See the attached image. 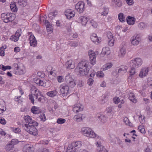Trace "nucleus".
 <instances>
[{"mask_svg":"<svg viewBox=\"0 0 152 152\" xmlns=\"http://www.w3.org/2000/svg\"><path fill=\"white\" fill-rule=\"evenodd\" d=\"M26 0H17V1L19 5L24 7L27 5Z\"/></svg>","mask_w":152,"mask_h":152,"instance_id":"nucleus-36","label":"nucleus"},{"mask_svg":"<svg viewBox=\"0 0 152 152\" xmlns=\"http://www.w3.org/2000/svg\"><path fill=\"white\" fill-rule=\"evenodd\" d=\"M113 66V64L111 62H108L105 64L102 68L103 71H105L110 69Z\"/></svg>","mask_w":152,"mask_h":152,"instance_id":"nucleus-23","label":"nucleus"},{"mask_svg":"<svg viewBox=\"0 0 152 152\" xmlns=\"http://www.w3.org/2000/svg\"><path fill=\"white\" fill-rule=\"evenodd\" d=\"M40 118L41 120L45 121L46 120V117L45 114L44 113H42L40 114Z\"/></svg>","mask_w":152,"mask_h":152,"instance_id":"nucleus-50","label":"nucleus"},{"mask_svg":"<svg viewBox=\"0 0 152 152\" xmlns=\"http://www.w3.org/2000/svg\"><path fill=\"white\" fill-rule=\"evenodd\" d=\"M90 39L93 42H94L95 41V34H92L90 36Z\"/></svg>","mask_w":152,"mask_h":152,"instance_id":"nucleus-58","label":"nucleus"},{"mask_svg":"<svg viewBox=\"0 0 152 152\" xmlns=\"http://www.w3.org/2000/svg\"><path fill=\"white\" fill-rule=\"evenodd\" d=\"M24 118L25 122L28 123V124H25V125H30L33 121V120H32L31 118L29 115L24 116Z\"/></svg>","mask_w":152,"mask_h":152,"instance_id":"nucleus-22","label":"nucleus"},{"mask_svg":"<svg viewBox=\"0 0 152 152\" xmlns=\"http://www.w3.org/2000/svg\"><path fill=\"white\" fill-rule=\"evenodd\" d=\"M34 96H33V95L31 94H30L29 95V99L30 100H31V103L33 104H34Z\"/></svg>","mask_w":152,"mask_h":152,"instance_id":"nucleus-54","label":"nucleus"},{"mask_svg":"<svg viewBox=\"0 0 152 152\" xmlns=\"http://www.w3.org/2000/svg\"><path fill=\"white\" fill-rule=\"evenodd\" d=\"M85 4L83 2L80 1L75 5V8L79 13H82L84 10Z\"/></svg>","mask_w":152,"mask_h":152,"instance_id":"nucleus-9","label":"nucleus"},{"mask_svg":"<svg viewBox=\"0 0 152 152\" xmlns=\"http://www.w3.org/2000/svg\"><path fill=\"white\" fill-rule=\"evenodd\" d=\"M96 149L98 152H108L103 145V140L101 137L96 134Z\"/></svg>","mask_w":152,"mask_h":152,"instance_id":"nucleus-3","label":"nucleus"},{"mask_svg":"<svg viewBox=\"0 0 152 152\" xmlns=\"http://www.w3.org/2000/svg\"><path fill=\"white\" fill-rule=\"evenodd\" d=\"M65 80L68 86L63 84L60 86L61 88L60 89L61 94L63 96H66L68 94L69 86L71 88H73L76 85L74 79L70 75H68L65 77Z\"/></svg>","mask_w":152,"mask_h":152,"instance_id":"nucleus-1","label":"nucleus"},{"mask_svg":"<svg viewBox=\"0 0 152 152\" xmlns=\"http://www.w3.org/2000/svg\"><path fill=\"white\" fill-rule=\"evenodd\" d=\"M130 66L131 67V68L130 69L129 72L130 75H134L136 73L135 68H136L132 66Z\"/></svg>","mask_w":152,"mask_h":152,"instance_id":"nucleus-41","label":"nucleus"},{"mask_svg":"<svg viewBox=\"0 0 152 152\" xmlns=\"http://www.w3.org/2000/svg\"><path fill=\"white\" fill-rule=\"evenodd\" d=\"M113 100L115 104H117L120 102V99L119 97H116L113 99Z\"/></svg>","mask_w":152,"mask_h":152,"instance_id":"nucleus-52","label":"nucleus"},{"mask_svg":"<svg viewBox=\"0 0 152 152\" xmlns=\"http://www.w3.org/2000/svg\"><path fill=\"white\" fill-rule=\"evenodd\" d=\"M14 148V145L9 142L5 146V149L7 151H9L11 150H13Z\"/></svg>","mask_w":152,"mask_h":152,"instance_id":"nucleus-29","label":"nucleus"},{"mask_svg":"<svg viewBox=\"0 0 152 152\" xmlns=\"http://www.w3.org/2000/svg\"><path fill=\"white\" fill-rule=\"evenodd\" d=\"M126 53L125 48L123 47L120 49L118 52V55L120 57H123Z\"/></svg>","mask_w":152,"mask_h":152,"instance_id":"nucleus-28","label":"nucleus"},{"mask_svg":"<svg viewBox=\"0 0 152 152\" xmlns=\"http://www.w3.org/2000/svg\"><path fill=\"white\" fill-rule=\"evenodd\" d=\"M148 68H142L141 69L139 76L141 78L144 77L148 74Z\"/></svg>","mask_w":152,"mask_h":152,"instance_id":"nucleus-13","label":"nucleus"},{"mask_svg":"<svg viewBox=\"0 0 152 152\" xmlns=\"http://www.w3.org/2000/svg\"><path fill=\"white\" fill-rule=\"evenodd\" d=\"M102 41L101 38L100 37H98L96 35V43L97 42V44H99Z\"/></svg>","mask_w":152,"mask_h":152,"instance_id":"nucleus-56","label":"nucleus"},{"mask_svg":"<svg viewBox=\"0 0 152 152\" xmlns=\"http://www.w3.org/2000/svg\"><path fill=\"white\" fill-rule=\"evenodd\" d=\"M123 120L124 122L126 125H128L130 126V123L129 122V120L127 117H125L124 118Z\"/></svg>","mask_w":152,"mask_h":152,"instance_id":"nucleus-53","label":"nucleus"},{"mask_svg":"<svg viewBox=\"0 0 152 152\" xmlns=\"http://www.w3.org/2000/svg\"><path fill=\"white\" fill-rule=\"evenodd\" d=\"M127 66H122L118 69V73L123 74L127 72Z\"/></svg>","mask_w":152,"mask_h":152,"instance_id":"nucleus-26","label":"nucleus"},{"mask_svg":"<svg viewBox=\"0 0 152 152\" xmlns=\"http://www.w3.org/2000/svg\"><path fill=\"white\" fill-rule=\"evenodd\" d=\"M138 129L139 131L142 133L143 134L145 132V129L144 128L143 126L142 125L139 126Z\"/></svg>","mask_w":152,"mask_h":152,"instance_id":"nucleus-47","label":"nucleus"},{"mask_svg":"<svg viewBox=\"0 0 152 152\" xmlns=\"http://www.w3.org/2000/svg\"><path fill=\"white\" fill-rule=\"evenodd\" d=\"M19 141L18 140V139H12L11 141L9 142L12 145H15L17 144L19 142Z\"/></svg>","mask_w":152,"mask_h":152,"instance_id":"nucleus-46","label":"nucleus"},{"mask_svg":"<svg viewBox=\"0 0 152 152\" xmlns=\"http://www.w3.org/2000/svg\"><path fill=\"white\" fill-rule=\"evenodd\" d=\"M113 111L112 107L111 106L107 107L106 109V113L108 114H111L112 113Z\"/></svg>","mask_w":152,"mask_h":152,"instance_id":"nucleus-48","label":"nucleus"},{"mask_svg":"<svg viewBox=\"0 0 152 152\" xmlns=\"http://www.w3.org/2000/svg\"><path fill=\"white\" fill-rule=\"evenodd\" d=\"M96 122L100 124L104 123L106 121V118L104 115L98 114L96 115Z\"/></svg>","mask_w":152,"mask_h":152,"instance_id":"nucleus-11","label":"nucleus"},{"mask_svg":"<svg viewBox=\"0 0 152 152\" xmlns=\"http://www.w3.org/2000/svg\"><path fill=\"white\" fill-rule=\"evenodd\" d=\"M112 2L115 5V7H120L122 5L121 1L120 0H112Z\"/></svg>","mask_w":152,"mask_h":152,"instance_id":"nucleus-33","label":"nucleus"},{"mask_svg":"<svg viewBox=\"0 0 152 152\" xmlns=\"http://www.w3.org/2000/svg\"><path fill=\"white\" fill-rule=\"evenodd\" d=\"M34 148L31 145H28L26 146L23 149L24 152H34Z\"/></svg>","mask_w":152,"mask_h":152,"instance_id":"nucleus-20","label":"nucleus"},{"mask_svg":"<svg viewBox=\"0 0 152 152\" xmlns=\"http://www.w3.org/2000/svg\"><path fill=\"white\" fill-rule=\"evenodd\" d=\"M103 11L102 12L101 16L107 15L108 13L109 9L108 8L104 7L103 8Z\"/></svg>","mask_w":152,"mask_h":152,"instance_id":"nucleus-38","label":"nucleus"},{"mask_svg":"<svg viewBox=\"0 0 152 152\" xmlns=\"http://www.w3.org/2000/svg\"><path fill=\"white\" fill-rule=\"evenodd\" d=\"M96 76L98 77L103 78L104 77V73L102 71H99L97 72Z\"/></svg>","mask_w":152,"mask_h":152,"instance_id":"nucleus-39","label":"nucleus"},{"mask_svg":"<svg viewBox=\"0 0 152 152\" xmlns=\"http://www.w3.org/2000/svg\"><path fill=\"white\" fill-rule=\"evenodd\" d=\"M107 37L109 39L111 38L113 39V36L111 33L109 32L107 33Z\"/></svg>","mask_w":152,"mask_h":152,"instance_id":"nucleus-59","label":"nucleus"},{"mask_svg":"<svg viewBox=\"0 0 152 152\" xmlns=\"http://www.w3.org/2000/svg\"><path fill=\"white\" fill-rule=\"evenodd\" d=\"M108 45L110 46H112L114 44V40L113 39H110L108 42Z\"/></svg>","mask_w":152,"mask_h":152,"instance_id":"nucleus-49","label":"nucleus"},{"mask_svg":"<svg viewBox=\"0 0 152 152\" xmlns=\"http://www.w3.org/2000/svg\"><path fill=\"white\" fill-rule=\"evenodd\" d=\"M79 21L81 22L82 25L85 26L88 21L87 17L82 16L80 17L79 18Z\"/></svg>","mask_w":152,"mask_h":152,"instance_id":"nucleus-25","label":"nucleus"},{"mask_svg":"<svg viewBox=\"0 0 152 152\" xmlns=\"http://www.w3.org/2000/svg\"><path fill=\"white\" fill-rule=\"evenodd\" d=\"M10 8L12 11L14 12H16L17 11L18 8L16 7V3L15 2H11L10 4Z\"/></svg>","mask_w":152,"mask_h":152,"instance_id":"nucleus-30","label":"nucleus"},{"mask_svg":"<svg viewBox=\"0 0 152 152\" xmlns=\"http://www.w3.org/2000/svg\"><path fill=\"white\" fill-rule=\"evenodd\" d=\"M25 128H24L25 130L30 134L34 136H36L38 133V131L37 129L32 125H24Z\"/></svg>","mask_w":152,"mask_h":152,"instance_id":"nucleus-7","label":"nucleus"},{"mask_svg":"<svg viewBox=\"0 0 152 152\" xmlns=\"http://www.w3.org/2000/svg\"><path fill=\"white\" fill-rule=\"evenodd\" d=\"M81 145V142L80 141L72 142L68 147L66 152H76L77 149L80 148Z\"/></svg>","mask_w":152,"mask_h":152,"instance_id":"nucleus-4","label":"nucleus"},{"mask_svg":"<svg viewBox=\"0 0 152 152\" xmlns=\"http://www.w3.org/2000/svg\"><path fill=\"white\" fill-rule=\"evenodd\" d=\"M118 18L120 21L121 22H124L125 21V17L122 13H120L118 15Z\"/></svg>","mask_w":152,"mask_h":152,"instance_id":"nucleus-32","label":"nucleus"},{"mask_svg":"<svg viewBox=\"0 0 152 152\" xmlns=\"http://www.w3.org/2000/svg\"><path fill=\"white\" fill-rule=\"evenodd\" d=\"M65 121V119L59 118L57 120L56 122L58 124H62L64 123Z\"/></svg>","mask_w":152,"mask_h":152,"instance_id":"nucleus-43","label":"nucleus"},{"mask_svg":"<svg viewBox=\"0 0 152 152\" xmlns=\"http://www.w3.org/2000/svg\"><path fill=\"white\" fill-rule=\"evenodd\" d=\"M140 41V38L139 37L134 36L131 37V42L132 44L134 45H138Z\"/></svg>","mask_w":152,"mask_h":152,"instance_id":"nucleus-15","label":"nucleus"},{"mask_svg":"<svg viewBox=\"0 0 152 152\" xmlns=\"http://www.w3.org/2000/svg\"><path fill=\"white\" fill-rule=\"evenodd\" d=\"M75 12L74 11H72L68 9L65 12V15L67 18L70 19L73 17L75 15Z\"/></svg>","mask_w":152,"mask_h":152,"instance_id":"nucleus-12","label":"nucleus"},{"mask_svg":"<svg viewBox=\"0 0 152 152\" xmlns=\"http://www.w3.org/2000/svg\"><path fill=\"white\" fill-rule=\"evenodd\" d=\"M142 60L139 58H135L131 60L129 63L130 66L137 68L140 66L142 64Z\"/></svg>","mask_w":152,"mask_h":152,"instance_id":"nucleus-8","label":"nucleus"},{"mask_svg":"<svg viewBox=\"0 0 152 152\" xmlns=\"http://www.w3.org/2000/svg\"><path fill=\"white\" fill-rule=\"evenodd\" d=\"M88 62L87 61H82L79 63L75 69V72L78 73L81 76L87 75L89 71L88 66Z\"/></svg>","mask_w":152,"mask_h":152,"instance_id":"nucleus-2","label":"nucleus"},{"mask_svg":"<svg viewBox=\"0 0 152 152\" xmlns=\"http://www.w3.org/2000/svg\"><path fill=\"white\" fill-rule=\"evenodd\" d=\"M152 150V145L149 144L147 146V147L145 150V152H151Z\"/></svg>","mask_w":152,"mask_h":152,"instance_id":"nucleus-40","label":"nucleus"},{"mask_svg":"<svg viewBox=\"0 0 152 152\" xmlns=\"http://www.w3.org/2000/svg\"><path fill=\"white\" fill-rule=\"evenodd\" d=\"M73 110L74 112L75 113H77L80 111L79 110L77 107L75 106V107L73 108Z\"/></svg>","mask_w":152,"mask_h":152,"instance_id":"nucleus-55","label":"nucleus"},{"mask_svg":"<svg viewBox=\"0 0 152 152\" xmlns=\"http://www.w3.org/2000/svg\"><path fill=\"white\" fill-rule=\"evenodd\" d=\"M81 132L83 135L90 138H94L95 133L91 129L88 127H83L81 130Z\"/></svg>","mask_w":152,"mask_h":152,"instance_id":"nucleus-6","label":"nucleus"},{"mask_svg":"<svg viewBox=\"0 0 152 152\" xmlns=\"http://www.w3.org/2000/svg\"><path fill=\"white\" fill-rule=\"evenodd\" d=\"M94 80L92 78L89 79L87 81V83L89 86H91L93 83Z\"/></svg>","mask_w":152,"mask_h":152,"instance_id":"nucleus-51","label":"nucleus"},{"mask_svg":"<svg viewBox=\"0 0 152 152\" xmlns=\"http://www.w3.org/2000/svg\"><path fill=\"white\" fill-rule=\"evenodd\" d=\"M1 17L3 21L7 23L14 20L15 18V15L14 13H7L6 14L4 13L1 14Z\"/></svg>","mask_w":152,"mask_h":152,"instance_id":"nucleus-5","label":"nucleus"},{"mask_svg":"<svg viewBox=\"0 0 152 152\" xmlns=\"http://www.w3.org/2000/svg\"><path fill=\"white\" fill-rule=\"evenodd\" d=\"M57 94V92L56 90L49 91L47 93L48 96L51 97L56 96Z\"/></svg>","mask_w":152,"mask_h":152,"instance_id":"nucleus-31","label":"nucleus"},{"mask_svg":"<svg viewBox=\"0 0 152 152\" xmlns=\"http://www.w3.org/2000/svg\"><path fill=\"white\" fill-rule=\"evenodd\" d=\"M126 20L128 24L133 25L134 23L135 19L134 17L130 16H128L126 18Z\"/></svg>","mask_w":152,"mask_h":152,"instance_id":"nucleus-21","label":"nucleus"},{"mask_svg":"<svg viewBox=\"0 0 152 152\" xmlns=\"http://www.w3.org/2000/svg\"><path fill=\"white\" fill-rule=\"evenodd\" d=\"M45 24L46 25L47 31L50 33L52 32L53 27L52 25L50 24V22L48 20H46Z\"/></svg>","mask_w":152,"mask_h":152,"instance_id":"nucleus-19","label":"nucleus"},{"mask_svg":"<svg viewBox=\"0 0 152 152\" xmlns=\"http://www.w3.org/2000/svg\"><path fill=\"white\" fill-rule=\"evenodd\" d=\"M75 104V106L77 107L79 110L80 111V112L83 110L84 108V106L83 105L79 103H78Z\"/></svg>","mask_w":152,"mask_h":152,"instance_id":"nucleus-44","label":"nucleus"},{"mask_svg":"<svg viewBox=\"0 0 152 152\" xmlns=\"http://www.w3.org/2000/svg\"><path fill=\"white\" fill-rule=\"evenodd\" d=\"M0 123L2 124H5L6 123V121L4 118H0Z\"/></svg>","mask_w":152,"mask_h":152,"instance_id":"nucleus-63","label":"nucleus"},{"mask_svg":"<svg viewBox=\"0 0 152 152\" xmlns=\"http://www.w3.org/2000/svg\"><path fill=\"white\" fill-rule=\"evenodd\" d=\"M13 131L15 133H19L20 132V129L19 128H13Z\"/></svg>","mask_w":152,"mask_h":152,"instance_id":"nucleus-57","label":"nucleus"},{"mask_svg":"<svg viewBox=\"0 0 152 152\" xmlns=\"http://www.w3.org/2000/svg\"><path fill=\"white\" fill-rule=\"evenodd\" d=\"M65 66L68 69H73L75 67L74 63L73 62L72 60H69L67 61L66 63Z\"/></svg>","mask_w":152,"mask_h":152,"instance_id":"nucleus-17","label":"nucleus"},{"mask_svg":"<svg viewBox=\"0 0 152 152\" xmlns=\"http://www.w3.org/2000/svg\"><path fill=\"white\" fill-rule=\"evenodd\" d=\"M21 34V29H18L15 34L14 36L17 37H19L20 36Z\"/></svg>","mask_w":152,"mask_h":152,"instance_id":"nucleus-45","label":"nucleus"},{"mask_svg":"<svg viewBox=\"0 0 152 152\" xmlns=\"http://www.w3.org/2000/svg\"><path fill=\"white\" fill-rule=\"evenodd\" d=\"M30 45L34 47L37 45V41L33 35H31L29 38Z\"/></svg>","mask_w":152,"mask_h":152,"instance_id":"nucleus-14","label":"nucleus"},{"mask_svg":"<svg viewBox=\"0 0 152 152\" xmlns=\"http://www.w3.org/2000/svg\"><path fill=\"white\" fill-rule=\"evenodd\" d=\"M12 37V41H13L15 42H16L18 40V38L17 37H16L14 36H12L11 37Z\"/></svg>","mask_w":152,"mask_h":152,"instance_id":"nucleus-64","label":"nucleus"},{"mask_svg":"<svg viewBox=\"0 0 152 152\" xmlns=\"http://www.w3.org/2000/svg\"><path fill=\"white\" fill-rule=\"evenodd\" d=\"M91 63L93 65L95 64V53L92 50H90L88 52Z\"/></svg>","mask_w":152,"mask_h":152,"instance_id":"nucleus-10","label":"nucleus"},{"mask_svg":"<svg viewBox=\"0 0 152 152\" xmlns=\"http://www.w3.org/2000/svg\"><path fill=\"white\" fill-rule=\"evenodd\" d=\"M31 112L34 114H37L40 113L41 112L39 108L36 106H33L31 109Z\"/></svg>","mask_w":152,"mask_h":152,"instance_id":"nucleus-27","label":"nucleus"},{"mask_svg":"<svg viewBox=\"0 0 152 152\" xmlns=\"http://www.w3.org/2000/svg\"><path fill=\"white\" fill-rule=\"evenodd\" d=\"M16 70L15 74L17 75H22L24 73L23 70L18 68V67H17V69Z\"/></svg>","mask_w":152,"mask_h":152,"instance_id":"nucleus-42","label":"nucleus"},{"mask_svg":"<svg viewBox=\"0 0 152 152\" xmlns=\"http://www.w3.org/2000/svg\"><path fill=\"white\" fill-rule=\"evenodd\" d=\"M138 26L140 29L143 30L147 26V24L143 22H141L138 24Z\"/></svg>","mask_w":152,"mask_h":152,"instance_id":"nucleus-34","label":"nucleus"},{"mask_svg":"<svg viewBox=\"0 0 152 152\" xmlns=\"http://www.w3.org/2000/svg\"><path fill=\"white\" fill-rule=\"evenodd\" d=\"M82 115L79 114L74 116V119L77 121H80L83 120Z\"/></svg>","mask_w":152,"mask_h":152,"instance_id":"nucleus-35","label":"nucleus"},{"mask_svg":"<svg viewBox=\"0 0 152 152\" xmlns=\"http://www.w3.org/2000/svg\"><path fill=\"white\" fill-rule=\"evenodd\" d=\"M21 96L17 97V98H15V100L16 101L18 102L19 103H20L22 102Z\"/></svg>","mask_w":152,"mask_h":152,"instance_id":"nucleus-62","label":"nucleus"},{"mask_svg":"<svg viewBox=\"0 0 152 152\" xmlns=\"http://www.w3.org/2000/svg\"><path fill=\"white\" fill-rule=\"evenodd\" d=\"M55 15H54V13L52 12L50 13L48 16L50 19H52Z\"/></svg>","mask_w":152,"mask_h":152,"instance_id":"nucleus-61","label":"nucleus"},{"mask_svg":"<svg viewBox=\"0 0 152 152\" xmlns=\"http://www.w3.org/2000/svg\"><path fill=\"white\" fill-rule=\"evenodd\" d=\"M69 44L71 46L76 47L78 45L77 43L75 42H72L70 43Z\"/></svg>","mask_w":152,"mask_h":152,"instance_id":"nucleus-60","label":"nucleus"},{"mask_svg":"<svg viewBox=\"0 0 152 152\" xmlns=\"http://www.w3.org/2000/svg\"><path fill=\"white\" fill-rule=\"evenodd\" d=\"M11 68V67L10 66H4L2 64L0 65V68L4 71L6 69H10Z\"/></svg>","mask_w":152,"mask_h":152,"instance_id":"nucleus-37","label":"nucleus"},{"mask_svg":"<svg viewBox=\"0 0 152 152\" xmlns=\"http://www.w3.org/2000/svg\"><path fill=\"white\" fill-rule=\"evenodd\" d=\"M110 53V49L108 47H104L100 54L101 57H103L105 55H108Z\"/></svg>","mask_w":152,"mask_h":152,"instance_id":"nucleus-16","label":"nucleus"},{"mask_svg":"<svg viewBox=\"0 0 152 152\" xmlns=\"http://www.w3.org/2000/svg\"><path fill=\"white\" fill-rule=\"evenodd\" d=\"M129 100L133 103H136L137 102V100L135 98V96L134 94L132 91H129Z\"/></svg>","mask_w":152,"mask_h":152,"instance_id":"nucleus-18","label":"nucleus"},{"mask_svg":"<svg viewBox=\"0 0 152 152\" xmlns=\"http://www.w3.org/2000/svg\"><path fill=\"white\" fill-rule=\"evenodd\" d=\"M32 91L33 92L32 93H33V95L34 96V98H35V99H38L39 97L41 96V93H40L39 91L37 89L34 88V90H33Z\"/></svg>","mask_w":152,"mask_h":152,"instance_id":"nucleus-24","label":"nucleus"}]
</instances>
